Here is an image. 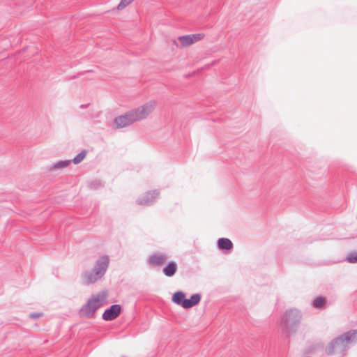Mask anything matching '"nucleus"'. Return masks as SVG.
Segmentation results:
<instances>
[{
  "mask_svg": "<svg viewBox=\"0 0 357 357\" xmlns=\"http://www.w3.org/2000/svg\"><path fill=\"white\" fill-rule=\"evenodd\" d=\"M157 101L151 100L144 104L132 109L124 114L118 116L114 119V124L116 128H123L135 122L142 121L146 119L155 109Z\"/></svg>",
  "mask_w": 357,
  "mask_h": 357,
  "instance_id": "f257e3e1",
  "label": "nucleus"
},
{
  "mask_svg": "<svg viewBox=\"0 0 357 357\" xmlns=\"http://www.w3.org/2000/svg\"><path fill=\"white\" fill-rule=\"evenodd\" d=\"M357 342V329L348 331L332 339L326 345L328 356L345 357L350 348Z\"/></svg>",
  "mask_w": 357,
  "mask_h": 357,
  "instance_id": "f03ea898",
  "label": "nucleus"
},
{
  "mask_svg": "<svg viewBox=\"0 0 357 357\" xmlns=\"http://www.w3.org/2000/svg\"><path fill=\"white\" fill-rule=\"evenodd\" d=\"M109 259L107 255H102L95 262L91 269L82 271L81 278L82 283L89 285L100 280L105 275L109 267Z\"/></svg>",
  "mask_w": 357,
  "mask_h": 357,
  "instance_id": "7ed1b4c3",
  "label": "nucleus"
},
{
  "mask_svg": "<svg viewBox=\"0 0 357 357\" xmlns=\"http://www.w3.org/2000/svg\"><path fill=\"white\" fill-rule=\"evenodd\" d=\"M301 312L296 309L286 311L281 321L283 330L289 333L295 331L301 321Z\"/></svg>",
  "mask_w": 357,
  "mask_h": 357,
  "instance_id": "20e7f679",
  "label": "nucleus"
},
{
  "mask_svg": "<svg viewBox=\"0 0 357 357\" xmlns=\"http://www.w3.org/2000/svg\"><path fill=\"white\" fill-rule=\"evenodd\" d=\"M202 296L199 293L192 294L189 299L185 298V294L183 291H176L172 298V301L175 304L181 306L184 309H189L197 305L201 301Z\"/></svg>",
  "mask_w": 357,
  "mask_h": 357,
  "instance_id": "39448f33",
  "label": "nucleus"
},
{
  "mask_svg": "<svg viewBox=\"0 0 357 357\" xmlns=\"http://www.w3.org/2000/svg\"><path fill=\"white\" fill-rule=\"evenodd\" d=\"M105 295L103 293L93 294L86 303L81 308V312L86 317H91L95 312L103 305Z\"/></svg>",
  "mask_w": 357,
  "mask_h": 357,
  "instance_id": "423d86ee",
  "label": "nucleus"
},
{
  "mask_svg": "<svg viewBox=\"0 0 357 357\" xmlns=\"http://www.w3.org/2000/svg\"><path fill=\"white\" fill-rule=\"evenodd\" d=\"M159 195L160 192L157 190L149 191L138 197L136 202L139 205L151 206L156 202Z\"/></svg>",
  "mask_w": 357,
  "mask_h": 357,
  "instance_id": "0eeeda50",
  "label": "nucleus"
},
{
  "mask_svg": "<svg viewBox=\"0 0 357 357\" xmlns=\"http://www.w3.org/2000/svg\"><path fill=\"white\" fill-rule=\"evenodd\" d=\"M204 38L203 33H195L181 36L178 40L181 47H186L202 40Z\"/></svg>",
  "mask_w": 357,
  "mask_h": 357,
  "instance_id": "6e6552de",
  "label": "nucleus"
},
{
  "mask_svg": "<svg viewBox=\"0 0 357 357\" xmlns=\"http://www.w3.org/2000/svg\"><path fill=\"white\" fill-rule=\"evenodd\" d=\"M121 312V306L119 304L112 305L106 309L102 314V319L105 321H112L115 319Z\"/></svg>",
  "mask_w": 357,
  "mask_h": 357,
  "instance_id": "1a4fd4ad",
  "label": "nucleus"
},
{
  "mask_svg": "<svg viewBox=\"0 0 357 357\" xmlns=\"http://www.w3.org/2000/svg\"><path fill=\"white\" fill-rule=\"evenodd\" d=\"M167 256L165 254L160 253L152 255L149 257V263L153 266H161L167 259Z\"/></svg>",
  "mask_w": 357,
  "mask_h": 357,
  "instance_id": "9d476101",
  "label": "nucleus"
},
{
  "mask_svg": "<svg viewBox=\"0 0 357 357\" xmlns=\"http://www.w3.org/2000/svg\"><path fill=\"white\" fill-rule=\"evenodd\" d=\"M177 268V264L171 261L163 268L162 272L166 276L172 277L176 273Z\"/></svg>",
  "mask_w": 357,
  "mask_h": 357,
  "instance_id": "9b49d317",
  "label": "nucleus"
},
{
  "mask_svg": "<svg viewBox=\"0 0 357 357\" xmlns=\"http://www.w3.org/2000/svg\"><path fill=\"white\" fill-rule=\"evenodd\" d=\"M218 248L223 251H230L233 248V243L227 238H220L218 241Z\"/></svg>",
  "mask_w": 357,
  "mask_h": 357,
  "instance_id": "f8f14e48",
  "label": "nucleus"
},
{
  "mask_svg": "<svg viewBox=\"0 0 357 357\" xmlns=\"http://www.w3.org/2000/svg\"><path fill=\"white\" fill-rule=\"evenodd\" d=\"M71 162V160H65L57 161L49 167L50 170L63 169L68 167Z\"/></svg>",
  "mask_w": 357,
  "mask_h": 357,
  "instance_id": "ddd939ff",
  "label": "nucleus"
},
{
  "mask_svg": "<svg viewBox=\"0 0 357 357\" xmlns=\"http://www.w3.org/2000/svg\"><path fill=\"white\" fill-rule=\"evenodd\" d=\"M326 301V300L324 297L319 296L313 301L312 305L314 308L319 309L324 306Z\"/></svg>",
  "mask_w": 357,
  "mask_h": 357,
  "instance_id": "4468645a",
  "label": "nucleus"
},
{
  "mask_svg": "<svg viewBox=\"0 0 357 357\" xmlns=\"http://www.w3.org/2000/svg\"><path fill=\"white\" fill-rule=\"evenodd\" d=\"M86 153V150L82 151L73 160H71V162H73V163L76 165L80 163L85 158Z\"/></svg>",
  "mask_w": 357,
  "mask_h": 357,
  "instance_id": "2eb2a0df",
  "label": "nucleus"
},
{
  "mask_svg": "<svg viewBox=\"0 0 357 357\" xmlns=\"http://www.w3.org/2000/svg\"><path fill=\"white\" fill-rule=\"evenodd\" d=\"M347 261L351 264L357 263V252H353L347 256Z\"/></svg>",
  "mask_w": 357,
  "mask_h": 357,
  "instance_id": "dca6fc26",
  "label": "nucleus"
},
{
  "mask_svg": "<svg viewBox=\"0 0 357 357\" xmlns=\"http://www.w3.org/2000/svg\"><path fill=\"white\" fill-rule=\"evenodd\" d=\"M134 0H121L117 6V9L121 10L130 4Z\"/></svg>",
  "mask_w": 357,
  "mask_h": 357,
  "instance_id": "f3484780",
  "label": "nucleus"
},
{
  "mask_svg": "<svg viewBox=\"0 0 357 357\" xmlns=\"http://www.w3.org/2000/svg\"><path fill=\"white\" fill-rule=\"evenodd\" d=\"M40 316H41V314L38 313V312H33L29 314V317L31 319H37V318H39Z\"/></svg>",
  "mask_w": 357,
  "mask_h": 357,
  "instance_id": "a211bd4d",
  "label": "nucleus"
},
{
  "mask_svg": "<svg viewBox=\"0 0 357 357\" xmlns=\"http://www.w3.org/2000/svg\"><path fill=\"white\" fill-rule=\"evenodd\" d=\"M98 185V183H95L94 182H91V187H93V186H96V185Z\"/></svg>",
  "mask_w": 357,
  "mask_h": 357,
  "instance_id": "6ab92c4d",
  "label": "nucleus"
},
{
  "mask_svg": "<svg viewBox=\"0 0 357 357\" xmlns=\"http://www.w3.org/2000/svg\"><path fill=\"white\" fill-rule=\"evenodd\" d=\"M86 106H87V105H81V106H80V107H81L82 108H85V107H86Z\"/></svg>",
  "mask_w": 357,
  "mask_h": 357,
  "instance_id": "aec40b11",
  "label": "nucleus"
}]
</instances>
